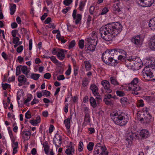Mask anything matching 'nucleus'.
<instances>
[{"label":"nucleus","mask_w":155,"mask_h":155,"mask_svg":"<svg viewBox=\"0 0 155 155\" xmlns=\"http://www.w3.org/2000/svg\"><path fill=\"white\" fill-rule=\"evenodd\" d=\"M116 94L118 96L120 97L123 96L125 95V93L123 91H116Z\"/></svg>","instance_id":"59"},{"label":"nucleus","mask_w":155,"mask_h":155,"mask_svg":"<svg viewBox=\"0 0 155 155\" xmlns=\"http://www.w3.org/2000/svg\"><path fill=\"white\" fill-rule=\"evenodd\" d=\"M67 51L65 49H60L57 55L58 58L61 60H63L65 58Z\"/></svg>","instance_id":"14"},{"label":"nucleus","mask_w":155,"mask_h":155,"mask_svg":"<svg viewBox=\"0 0 155 155\" xmlns=\"http://www.w3.org/2000/svg\"><path fill=\"white\" fill-rule=\"evenodd\" d=\"M90 124V119L89 114H86L85 115L83 125L84 126Z\"/></svg>","instance_id":"23"},{"label":"nucleus","mask_w":155,"mask_h":155,"mask_svg":"<svg viewBox=\"0 0 155 155\" xmlns=\"http://www.w3.org/2000/svg\"><path fill=\"white\" fill-rule=\"evenodd\" d=\"M78 45L79 48L82 49L84 47V41L83 40L81 39L79 40L78 42Z\"/></svg>","instance_id":"45"},{"label":"nucleus","mask_w":155,"mask_h":155,"mask_svg":"<svg viewBox=\"0 0 155 155\" xmlns=\"http://www.w3.org/2000/svg\"><path fill=\"white\" fill-rule=\"evenodd\" d=\"M153 120V118L150 114H148L144 118H141L139 119L141 123L145 125H147L150 124Z\"/></svg>","instance_id":"7"},{"label":"nucleus","mask_w":155,"mask_h":155,"mask_svg":"<svg viewBox=\"0 0 155 155\" xmlns=\"http://www.w3.org/2000/svg\"><path fill=\"white\" fill-rule=\"evenodd\" d=\"M120 2H116L113 5L112 7L113 12L115 14H119L121 12L120 7Z\"/></svg>","instance_id":"15"},{"label":"nucleus","mask_w":155,"mask_h":155,"mask_svg":"<svg viewBox=\"0 0 155 155\" xmlns=\"http://www.w3.org/2000/svg\"><path fill=\"white\" fill-rule=\"evenodd\" d=\"M71 71V66L70 64L68 66V68L65 72V74L67 75H69L70 74Z\"/></svg>","instance_id":"57"},{"label":"nucleus","mask_w":155,"mask_h":155,"mask_svg":"<svg viewBox=\"0 0 155 155\" xmlns=\"http://www.w3.org/2000/svg\"><path fill=\"white\" fill-rule=\"evenodd\" d=\"M84 144L82 141H80L79 143L78 150L79 152H81L83 150Z\"/></svg>","instance_id":"44"},{"label":"nucleus","mask_w":155,"mask_h":155,"mask_svg":"<svg viewBox=\"0 0 155 155\" xmlns=\"http://www.w3.org/2000/svg\"><path fill=\"white\" fill-rule=\"evenodd\" d=\"M143 37L140 35L134 36L131 39L132 42L138 46L141 45L143 43Z\"/></svg>","instance_id":"6"},{"label":"nucleus","mask_w":155,"mask_h":155,"mask_svg":"<svg viewBox=\"0 0 155 155\" xmlns=\"http://www.w3.org/2000/svg\"><path fill=\"white\" fill-rule=\"evenodd\" d=\"M74 147L69 146L66 150L65 152L68 155H74Z\"/></svg>","instance_id":"21"},{"label":"nucleus","mask_w":155,"mask_h":155,"mask_svg":"<svg viewBox=\"0 0 155 155\" xmlns=\"http://www.w3.org/2000/svg\"><path fill=\"white\" fill-rule=\"evenodd\" d=\"M53 141L54 143L57 147H59L62 143L61 136H54Z\"/></svg>","instance_id":"17"},{"label":"nucleus","mask_w":155,"mask_h":155,"mask_svg":"<svg viewBox=\"0 0 155 155\" xmlns=\"http://www.w3.org/2000/svg\"><path fill=\"white\" fill-rule=\"evenodd\" d=\"M43 93V95H45L46 97H48L50 95V92L48 91L45 90L42 91Z\"/></svg>","instance_id":"61"},{"label":"nucleus","mask_w":155,"mask_h":155,"mask_svg":"<svg viewBox=\"0 0 155 155\" xmlns=\"http://www.w3.org/2000/svg\"><path fill=\"white\" fill-rule=\"evenodd\" d=\"M92 40L97 42L98 41L97 38V33L96 31H93L91 33V37L90 38Z\"/></svg>","instance_id":"37"},{"label":"nucleus","mask_w":155,"mask_h":155,"mask_svg":"<svg viewBox=\"0 0 155 155\" xmlns=\"http://www.w3.org/2000/svg\"><path fill=\"white\" fill-rule=\"evenodd\" d=\"M60 49L57 48H54L51 51L53 55H57Z\"/></svg>","instance_id":"54"},{"label":"nucleus","mask_w":155,"mask_h":155,"mask_svg":"<svg viewBox=\"0 0 155 155\" xmlns=\"http://www.w3.org/2000/svg\"><path fill=\"white\" fill-rule=\"evenodd\" d=\"M27 98L25 100L24 103L25 104L30 102L33 98L32 95L31 94H28L27 95Z\"/></svg>","instance_id":"48"},{"label":"nucleus","mask_w":155,"mask_h":155,"mask_svg":"<svg viewBox=\"0 0 155 155\" xmlns=\"http://www.w3.org/2000/svg\"><path fill=\"white\" fill-rule=\"evenodd\" d=\"M23 92L22 91H18L17 94V99L18 100H20L24 97Z\"/></svg>","instance_id":"42"},{"label":"nucleus","mask_w":155,"mask_h":155,"mask_svg":"<svg viewBox=\"0 0 155 155\" xmlns=\"http://www.w3.org/2000/svg\"><path fill=\"white\" fill-rule=\"evenodd\" d=\"M85 5V3L83 1H81L79 4V9L81 11L83 10Z\"/></svg>","instance_id":"49"},{"label":"nucleus","mask_w":155,"mask_h":155,"mask_svg":"<svg viewBox=\"0 0 155 155\" xmlns=\"http://www.w3.org/2000/svg\"><path fill=\"white\" fill-rule=\"evenodd\" d=\"M85 40L87 41L85 47L86 51L87 52L89 53L91 51L93 52L95 51L97 42L92 40L90 38H87V39Z\"/></svg>","instance_id":"4"},{"label":"nucleus","mask_w":155,"mask_h":155,"mask_svg":"<svg viewBox=\"0 0 155 155\" xmlns=\"http://www.w3.org/2000/svg\"><path fill=\"white\" fill-rule=\"evenodd\" d=\"M27 79L24 75H21L18 78V85L21 86L27 84Z\"/></svg>","instance_id":"12"},{"label":"nucleus","mask_w":155,"mask_h":155,"mask_svg":"<svg viewBox=\"0 0 155 155\" xmlns=\"http://www.w3.org/2000/svg\"><path fill=\"white\" fill-rule=\"evenodd\" d=\"M149 25L152 30H155V17L150 20L149 22Z\"/></svg>","instance_id":"25"},{"label":"nucleus","mask_w":155,"mask_h":155,"mask_svg":"<svg viewBox=\"0 0 155 155\" xmlns=\"http://www.w3.org/2000/svg\"><path fill=\"white\" fill-rule=\"evenodd\" d=\"M10 99L9 97H8L7 98V102L5 103V102L3 101V105L4 107L5 108L7 109L8 105H9V104H10Z\"/></svg>","instance_id":"51"},{"label":"nucleus","mask_w":155,"mask_h":155,"mask_svg":"<svg viewBox=\"0 0 155 155\" xmlns=\"http://www.w3.org/2000/svg\"><path fill=\"white\" fill-rule=\"evenodd\" d=\"M43 145L45 153L47 154H48L49 152V147L47 143L46 142L44 143L43 144Z\"/></svg>","instance_id":"40"},{"label":"nucleus","mask_w":155,"mask_h":155,"mask_svg":"<svg viewBox=\"0 0 155 155\" xmlns=\"http://www.w3.org/2000/svg\"><path fill=\"white\" fill-rule=\"evenodd\" d=\"M51 77V74L49 73H45L44 75V78L47 79H50Z\"/></svg>","instance_id":"63"},{"label":"nucleus","mask_w":155,"mask_h":155,"mask_svg":"<svg viewBox=\"0 0 155 155\" xmlns=\"http://www.w3.org/2000/svg\"><path fill=\"white\" fill-rule=\"evenodd\" d=\"M90 88L93 94L96 97V98L98 99H100L99 94L98 92V87L95 84H92Z\"/></svg>","instance_id":"13"},{"label":"nucleus","mask_w":155,"mask_h":155,"mask_svg":"<svg viewBox=\"0 0 155 155\" xmlns=\"http://www.w3.org/2000/svg\"><path fill=\"white\" fill-rule=\"evenodd\" d=\"M41 122V118L39 116L37 117L35 119H33L30 121V123L33 126H36Z\"/></svg>","instance_id":"26"},{"label":"nucleus","mask_w":155,"mask_h":155,"mask_svg":"<svg viewBox=\"0 0 155 155\" xmlns=\"http://www.w3.org/2000/svg\"><path fill=\"white\" fill-rule=\"evenodd\" d=\"M21 71L22 72L23 74L26 76L30 72V70L26 66L21 65Z\"/></svg>","instance_id":"28"},{"label":"nucleus","mask_w":155,"mask_h":155,"mask_svg":"<svg viewBox=\"0 0 155 155\" xmlns=\"http://www.w3.org/2000/svg\"><path fill=\"white\" fill-rule=\"evenodd\" d=\"M105 146H101L100 143H98L96 144L94 149V154L96 155L100 153V150L103 148Z\"/></svg>","instance_id":"19"},{"label":"nucleus","mask_w":155,"mask_h":155,"mask_svg":"<svg viewBox=\"0 0 155 155\" xmlns=\"http://www.w3.org/2000/svg\"><path fill=\"white\" fill-rule=\"evenodd\" d=\"M72 16L74 21L75 24L78 25L81 22L82 19V15L80 14H77L76 9L73 11Z\"/></svg>","instance_id":"8"},{"label":"nucleus","mask_w":155,"mask_h":155,"mask_svg":"<svg viewBox=\"0 0 155 155\" xmlns=\"http://www.w3.org/2000/svg\"><path fill=\"white\" fill-rule=\"evenodd\" d=\"M64 123L66 129H69L70 126V119L68 117L65 119L64 120Z\"/></svg>","instance_id":"32"},{"label":"nucleus","mask_w":155,"mask_h":155,"mask_svg":"<svg viewBox=\"0 0 155 155\" xmlns=\"http://www.w3.org/2000/svg\"><path fill=\"white\" fill-rule=\"evenodd\" d=\"M40 76V74L32 73L30 76V78L35 81H37L38 80Z\"/></svg>","instance_id":"30"},{"label":"nucleus","mask_w":155,"mask_h":155,"mask_svg":"<svg viewBox=\"0 0 155 155\" xmlns=\"http://www.w3.org/2000/svg\"><path fill=\"white\" fill-rule=\"evenodd\" d=\"M143 101L142 100H139L137 104V106L138 107H142L144 106Z\"/></svg>","instance_id":"58"},{"label":"nucleus","mask_w":155,"mask_h":155,"mask_svg":"<svg viewBox=\"0 0 155 155\" xmlns=\"http://www.w3.org/2000/svg\"><path fill=\"white\" fill-rule=\"evenodd\" d=\"M109 152L107 151L106 147H104L100 150L99 155H108Z\"/></svg>","instance_id":"33"},{"label":"nucleus","mask_w":155,"mask_h":155,"mask_svg":"<svg viewBox=\"0 0 155 155\" xmlns=\"http://www.w3.org/2000/svg\"><path fill=\"white\" fill-rule=\"evenodd\" d=\"M122 26L119 22L110 23L100 29L101 38L106 41H112L122 30Z\"/></svg>","instance_id":"1"},{"label":"nucleus","mask_w":155,"mask_h":155,"mask_svg":"<svg viewBox=\"0 0 155 155\" xmlns=\"http://www.w3.org/2000/svg\"><path fill=\"white\" fill-rule=\"evenodd\" d=\"M150 134V133L147 129H143L139 130L137 131V135L135 136H137V135L139 136H148Z\"/></svg>","instance_id":"20"},{"label":"nucleus","mask_w":155,"mask_h":155,"mask_svg":"<svg viewBox=\"0 0 155 155\" xmlns=\"http://www.w3.org/2000/svg\"><path fill=\"white\" fill-rule=\"evenodd\" d=\"M111 55L110 53V51L109 49L106 50L102 54V59L104 62L107 63L108 62V59Z\"/></svg>","instance_id":"16"},{"label":"nucleus","mask_w":155,"mask_h":155,"mask_svg":"<svg viewBox=\"0 0 155 155\" xmlns=\"http://www.w3.org/2000/svg\"><path fill=\"white\" fill-rule=\"evenodd\" d=\"M128 60L131 62L128 66V68L130 69L137 70L142 67L143 63L140 59L137 56H133L130 57Z\"/></svg>","instance_id":"3"},{"label":"nucleus","mask_w":155,"mask_h":155,"mask_svg":"<svg viewBox=\"0 0 155 155\" xmlns=\"http://www.w3.org/2000/svg\"><path fill=\"white\" fill-rule=\"evenodd\" d=\"M90 102L91 106L93 107H95L97 106V103L96 100L94 98L91 97L90 98Z\"/></svg>","instance_id":"39"},{"label":"nucleus","mask_w":155,"mask_h":155,"mask_svg":"<svg viewBox=\"0 0 155 155\" xmlns=\"http://www.w3.org/2000/svg\"><path fill=\"white\" fill-rule=\"evenodd\" d=\"M139 79L137 78H135L133 79L130 83L131 87L139 85L138 84Z\"/></svg>","instance_id":"35"},{"label":"nucleus","mask_w":155,"mask_h":155,"mask_svg":"<svg viewBox=\"0 0 155 155\" xmlns=\"http://www.w3.org/2000/svg\"><path fill=\"white\" fill-rule=\"evenodd\" d=\"M109 11L108 8L106 7H104L102 10L101 13L100 14L101 15L105 14Z\"/></svg>","instance_id":"60"},{"label":"nucleus","mask_w":155,"mask_h":155,"mask_svg":"<svg viewBox=\"0 0 155 155\" xmlns=\"http://www.w3.org/2000/svg\"><path fill=\"white\" fill-rule=\"evenodd\" d=\"M101 84L104 87L106 92L110 93L112 90L110 89V85L109 82L106 80H103L101 81Z\"/></svg>","instance_id":"10"},{"label":"nucleus","mask_w":155,"mask_h":155,"mask_svg":"<svg viewBox=\"0 0 155 155\" xmlns=\"http://www.w3.org/2000/svg\"><path fill=\"white\" fill-rule=\"evenodd\" d=\"M150 48L152 50H155V35L153 37L149 43Z\"/></svg>","instance_id":"22"},{"label":"nucleus","mask_w":155,"mask_h":155,"mask_svg":"<svg viewBox=\"0 0 155 155\" xmlns=\"http://www.w3.org/2000/svg\"><path fill=\"white\" fill-rule=\"evenodd\" d=\"M153 70L150 67H145L143 71V76L145 80H150L153 79L154 75Z\"/></svg>","instance_id":"5"},{"label":"nucleus","mask_w":155,"mask_h":155,"mask_svg":"<svg viewBox=\"0 0 155 155\" xmlns=\"http://www.w3.org/2000/svg\"><path fill=\"white\" fill-rule=\"evenodd\" d=\"M110 80L111 84H113L114 85H119V83L117 81L115 78L113 77H111L110 79Z\"/></svg>","instance_id":"36"},{"label":"nucleus","mask_w":155,"mask_h":155,"mask_svg":"<svg viewBox=\"0 0 155 155\" xmlns=\"http://www.w3.org/2000/svg\"><path fill=\"white\" fill-rule=\"evenodd\" d=\"M9 8L10 10V14L11 15H13L16 11V5L15 4H10Z\"/></svg>","instance_id":"27"},{"label":"nucleus","mask_w":155,"mask_h":155,"mask_svg":"<svg viewBox=\"0 0 155 155\" xmlns=\"http://www.w3.org/2000/svg\"><path fill=\"white\" fill-rule=\"evenodd\" d=\"M89 81L87 78H84L82 81V85L83 87L87 86L88 84Z\"/></svg>","instance_id":"46"},{"label":"nucleus","mask_w":155,"mask_h":155,"mask_svg":"<svg viewBox=\"0 0 155 155\" xmlns=\"http://www.w3.org/2000/svg\"><path fill=\"white\" fill-rule=\"evenodd\" d=\"M104 101L105 102L106 104L109 105H111L113 104V102L112 101H110L108 99H104Z\"/></svg>","instance_id":"64"},{"label":"nucleus","mask_w":155,"mask_h":155,"mask_svg":"<svg viewBox=\"0 0 155 155\" xmlns=\"http://www.w3.org/2000/svg\"><path fill=\"white\" fill-rule=\"evenodd\" d=\"M94 143L92 142H90L87 145V148L89 151H91L93 148Z\"/></svg>","instance_id":"50"},{"label":"nucleus","mask_w":155,"mask_h":155,"mask_svg":"<svg viewBox=\"0 0 155 155\" xmlns=\"http://www.w3.org/2000/svg\"><path fill=\"white\" fill-rule=\"evenodd\" d=\"M112 120L115 124L120 126L125 125L129 120L128 117L121 114L119 112H113L110 114Z\"/></svg>","instance_id":"2"},{"label":"nucleus","mask_w":155,"mask_h":155,"mask_svg":"<svg viewBox=\"0 0 155 155\" xmlns=\"http://www.w3.org/2000/svg\"><path fill=\"white\" fill-rule=\"evenodd\" d=\"M155 60L154 58L152 57H149L145 59L143 61V62H145V64L146 65L145 67H150L153 69V66L155 65L154 63Z\"/></svg>","instance_id":"9"},{"label":"nucleus","mask_w":155,"mask_h":155,"mask_svg":"<svg viewBox=\"0 0 155 155\" xmlns=\"http://www.w3.org/2000/svg\"><path fill=\"white\" fill-rule=\"evenodd\" d=\"M2 56L3 58L5 61L10 60L12 57V55L11 54H6L5 52L2 53Z\"/></svg>","instance_id":"29"},{"label":"nucleus","mask_w":155,"mask_h":155,"mask_svg":"<svg viewBox=\"0 0 155 155\" xmlns=\"http://www.w3.org/2000/svg\"><path fill=\"white\" fill-rule=\"evenodd\" d=\"M131 84L130 83L123 84L122 86V89L126 91H131Z\"/></svg>","instance_id":"31"},{"label":"nucleus","mask_w":155,"mask_h":155,"mask_svg":"<svg viewBox=\"0 0 155 155\" xmlns=\"http://www.w3.org/2000/svg\"><path fill=\"white\" fill-rule=\"evenodd\" d=\"M51 60L55 64H60V63L58 61L56 58V57L54 56H51Z\"/></svg>","instance_id":"47"},{"label":"nucleus","mask_w":155,"mask_h":155,"mask_svg":"<svg viewBox=\"0 0 155 155\" xmlns=\"http://www.w3.org/2000/svg\"><path fill=\"white\" fill-rule=\"evenodd\" d=\"M141 5L144 7H150L155 2V0H139Z\"/></svg>","instance_id":"11"},{"label":"nucleus","mask_w":155,"mask_h":155,"mask_svg":"<svg viewBox=\"0 0 155 155\" xmlns=\"http://www.w3.org/2000/svg\"><path fill=\"white\" fill-rule=\"evenodd\" d=\"M133 136H129L125 140V143L126 147L127 148H129L131 147L132 144V140Z\"/></svg>","instance_id":"24"},{"label":"nucleus","mask_w":155,"mask_h":155,"mask_svg":"<svg viewBox=\"0 0 155 155\" xmlns=\"http://www.w3.org/2000/svg\"><path fill=\"white\" fill-rule=\"evenodd\" d=\"M21 65L19 66H17L16 68V74L17 75H18L20 74L21 73Z\"/></svg>","instance_id":"55"},{"label":"nucleus","mask_w":155,"mask_h":155,"mask_svg":"<svg viewBox=\"0 0 155 155\" xmlns=\"http://www.w3.org/2000/svg\"><path fill=\"white\" fill-rule=\"evenodd\" d=\"M72 2V0H64L63 2V3L64 5L68 6L71 4Z\"/></svg>","instance_id":"56"},{"label":"nucleus","mask_w":155,"mask_h":155,"mask_svg":"<svg viewBox=\"0 0 155 155\" xmlns=\"http://www.w3.org/2000/svg\"><path fill=\"white\" fill-rule=\"evenodd\" d=\"M85 68L87 71H89L91 68V65L88 61H85L84 62Z\"/></svg>","instance_id":"43"},{"label":"nucleus","mask_w":155,"mask_h":155,"mask_svg":"<svg viewBox=\"0 0 155 155\" xmlns=\"http://www.w3.org/2000/svg\"><path fill=\"white\" fill-rule=\"evenodd\" d=\"M2 85L3 89L4 90H5L10 87V85L7 83H2Z\"/></svg>","instance_id":"52"},{"label":"nucleus","mask_w":155,"mask_h":155,"mask_svg":"<svg viewBox=\"0 0 155 155\" xmlns=\"http://www.w3.org/2000/svg\"><path fill=\"white\" fill-rule=\"evenodd\" d=\"M132 88L131 90V93L135 95H137L139 94L141 88L139 85L133 86L131 87Z\"/></svg>","instance_id":"18"},{"label":"nucleus","mask_w":155,"mask_h":155,"mask_svg":"<svg viewBox=\"0 0 155 155\" xmlns=\"http://www.w3.org/2000/svg\"><path fill=\"white\" fill-rule=\"evenodd\" d=\"M109 51H110V53L111 56H113L114 55H117L118 54V49H109Z\"/></svg>","instance_id":"38"},{"label":"nucleus","mask_w":155,"mask_h":155,"mask_svg":"<svg viewBox=\"0 0 155 155\" xmlns=\"http://www.w3.org/2000/svg\"><path fill=\"white\" fill-rule=\"evenodd\" d=\"M19 38L18 37H15L13 38L12 42L15 44L14 46V48H16L18 45V43H19Z\"/></svg>","instance_id":"41"},{"label":"nucleus","mask_w":155,"mask_h":155,"mask_svg":"<svg viewBox=\"0 0 155 155\" xmlns=\"http://www.w3.org/2000/svg\"><path fill=\"white\" fill-rule=\"evenodd\" d=\"M120 101L123 106H126L128 104V99L126 97L121 98L120 99Z\"/></svg>","instance_id":"34"},{"label":"nucleus","mask_w":155,"mask_h":155,"mask_svg":"<svg viewBox=\"0 0 155 155\" xmlns=\"http://www.w3.org/2000/svg\"><path fill=\"white\" fill-rule=\"evenodd\" d=\"M39 100L36 99L35 98L33 99L31 103V105H33L35 104H38L39 102Z\"/></svg>","instance_id":"62"},{"label":"nucleus","mask_w":155,"mask_h":155,"mask_svg":"<svg viewBox=\"0 0 155 155\" xmlns=\"http://www.w3.org/2000/svg\"><path fill=\"white\" fill-rule=\"evenodd\" d=\"M75 45V42L74 40L71 41L69 43L68 48L69 49H71L73 48Z\"/></svg>","instance_id":"53"}]
</instances>
